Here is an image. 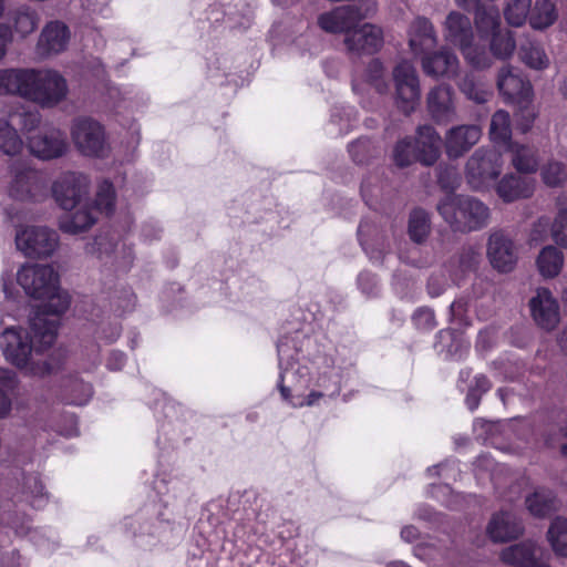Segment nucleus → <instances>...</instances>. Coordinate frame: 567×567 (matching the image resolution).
Returning a JSON list of instances; mask_svg holds the SVG:
<instances>
[{
	"label": "nucleus",
	"instance_id": "f257e3e1",
	"mask_svg": "<svg viewBox=\"0 0 567 567\" xmlns=\"http://www.w3.org/2000/svg\"><path fill=\"white\" fill-rule=\"evenodd\" d=\"M58 319L38 312L30 319L29 328L10 326L0 333V350L7 362L29 374L37 375L44 368L33 361V353L51 347L56 337Z\"/></svg>",
	"mask_w": 567,
	"mask_h": 567
},
{
	"label": "nucleus",
	"instance_id": "f03ea898",
	"mask_svg": "<svg viewBox=\"0 0 567 567\" xmlns=\"http://www.w3.org/2000/svg\"><path fill=\"white\" fill-rule=\"evenodd\" d=\"M69 93L65 78L53 69H2L0 94H11L31 101L41 107H54Z\"/></svg>",
	"mask_w": 567,
	"mask_h": 567
},
{
	"label": "nucleus",
	"instance_id": "7ed1b4c3",
	"mask_svg": "<svg viewBox=\"0 0 567 567\" xmlns=\"http://www.w3.org/2000/svg\"><path fill=\"white\" fill-rule=\"evenodd\" d=\"M17 281L27 295L47 300L45 311L63 313L70 306L68 292L60 289L59 275L48 265L25 264L17 272Z\"/></svg>",
	"mask_w": 567,
	"mask_h": 567
},
{
	"label": "nucleus",
	"instance_id": "20e7f679",
	"mask_svg": "<svg viewBox=\"0 0 567 567\" xmlns=\"http://www.w3.org/2000/svg\"><path fill=\"white\" fill-rule=\"evenodd\" d=\"M437 210L451 228L461 233L483 229L491 220V208L468 195H447L439 202Z\"/></svg>",
	"mask_w": 567,
	"mask_h": 567
},
{
	"label": "nucleus",
	"instance_id": "39448f33",
	"mask_svg": "<svg viewBox=\"0 0 567 567\" xmlns=\"http://www.w3.org/2000/svg\"><path fill=\"white\" fill-rule=\"evenodd\" d=\"M286 344H278V357L280 365L279 374V391L282 400H285L292 408L312 406L323 396L322 392L310 391L305 394V391L310 385L309 370L307 367L300 365L297 361L285 362Z\"/></svg>",
	"mask_w": 567,
	"mask_h": 567
},
{
	"label": "nucleus",
	"instance_id": "423d86ee",
	"mask_svg": "<svg viewBox=\"0 0 567 567\" xmlns=\"http://www.w3.org/2000/svg\"><path fill=\"white\" fill-rule=\"evenodd\" d=\"M445 41L457 45L468 64L478 70L493 65L489 53L473 42L474 34L470 18L461 12L451 11L443 23Z\"/></svg>",
	"mask_w": 567,
	"mask_h": 567
},
{
	"label": "nucleus",
	"instance_id": "0eeeda50",
	"mask_svg": "<svg viewBox=\"0 0 567 567\" xmlns=\"http://www.w3.org/2000/svg\"><path fill=\"white\" fill-rule=\"evenodd\" d=\"M8 194L21 202L39 203L48 196V176L28 163L18 162L10 167Z\"/></svg>",
	"mask_w": 567,
	"mask_h": 567
},
{
	"label": "nucleus",
	"instance_id": "6e6552de",
	"mask_svg": "<svg viewBox=\"0 0 567 567\" xmlns=\"http://www.w3.org/2000/svg\"><path fill=\"white\" fill-rule=\"evenodd\" d=\"M441 137L432 126H422L417 131L414 143L404 138L400 141L393 152V159L398 166L404 167L419 159L424 165H432L440 156Z\"/></svg>",
	"mask_w": 567,
	"mask_h": 567
},
{
	"label": "nucleus",
	"instance_id": "1a4fd4ad",
	"mask_svg": "<svg viewBox=\"0 0 567 567\" xmlns=\"http://www.w3.org/2000/svg\"><path fill=\"white\" fill-rule=\"evenodd\" d=\"M503 164L502 155L495 148H478L466 163L467 184L474 190L489 189L501 175Z\"/></svg>",
	"mask_w": 567,
	"mask_h": 567
},
{
	"label": "nucleus",
	"instance_id": "9d476101",
	"mask_svg": "<svg viewBox=\"0 0 567 567\" xmlns=\"http://www.w3.org/2000/svg\"><path fill=\"white\" fill-rule=\"evenodd\" d=\"M16 247L25 257L47 258L59 247V235L47 226L25 225L16 231Z\"/></svg>",
	"mask_w": 567,
	"mask_h": 567
},
{
	"label": "nucleus",
	"instance_id": "9b49d317",
	"mask_svg": "<svg viewBox=\"0 0 567 567\" xmlns=\"http://www.w3.org/2000/svg\"><path fill=\"white\" fill-rule=\"evenodd\" d=\"M70 135L75 148L84 156L104 157L109 153L104 127L91 117L74 118Z\"/></svg>",
	"mask_w": 567,
	"mask_h": 567
},
{
	"label": "nucleus",
	"instance_id": "f8f14e48",
	"mask_svg": "<svg viewBox=\"0 0 567 567\" xmlns=\"http://www.w3.org/2000/svg\"><path fill=\"white\" fill-rule=\"evenodd\" d=\"M89 189V177L75 172L61 174L52 184L53 198L65 210L78 208L86 198Z\"/></svg>",
	"mask_w": 567,
	"mask_h": 567
},
{
	"label": "nucleus",
	"instance_id": "ddd939ff",
	"mask_svg": "<svg viewBox=\"0 0 567 567\" xmlns=\"http://www.w3.org/2000/svg\"><path fill=\"white\" fill-rule=\"evenodd\" d=\"M398 106L405 113L412 112L420 100V84L412 63L403 61L393 70Z\"/></svg>",
	"mask_w": 567,
	"mask_h": 567
},
{
	"label": "nucleus",
	"instance_id": "4468645a",
	"mask_svg": "<svg viewBox=\"0 0 567 567\" xmlns=\"http://www.w3.org/2000/svg\"><path fill=\"white\" fill-rule=\"evenodd\" d=\"M497 89L507 102L528 105L533 97L530 82L512 65H503L497 73Z\"/></svg>",
	"mask_w": 567,
	"mask_h": 567
},
{
	"label": "nucleus",
	"instance_id": "2eb2a0df",
	"mask_svg": "<svg viewBox=\"0 0 567 567\" xmlns=\"http://www.w3.org/2000/svg\"><path fill=\"white\" fill-rule=\"evenodd\" d=\"M28 148L39 159L50 161L63 156L68 150L65 134L58 127H44L28 136Z\"/></svg>",
	"mask_w": 567,
	"mask_h": 567
},
{
	"label": "nucleus",
	"instance_id": "dca6fc26",
	"mask_svg": "<svg viewBox=\"0 0 567 567\" xmlns=\"http://www.w3.org/2000/svg\"><path fill=\"white\" fill-rule=\"evenodd\" d=\"M529 308L532 317L539 328L551 331L559 324V305L548 288L536 289L535 296L529 300Z\"/></svg>",
	"mask_w": 567,
	"mask_h": 567
},
{
	"label": "nucleus",
	"instance_id": "f3484780",
	"mask_svg": "<svg viewBox=\"0 0 567 567\" xmlns=\"http://www.w3.org/2000/svg\"><path fill=\"white\" fill-rule=\"evenodd\" d=\"M486 255L491 266L499 272H511L518 260L513 240L502 231H494L487 240Z\"/></svg>",
	"mask_w": 567,
	"mask_h": 567
},
{
	"label": "nucleus",
	"instance_id": "a211bd4d",
	"mask_svg": "<svg viewBox=\"0 0 567 567\" xmlns=\"http://www.w3.org/2000/svg\"><path fill=\"white\" fill-rule=\"evenodd\" d=\"M523 533V522L512 509L495 513L486 526V534L494 543L511 542L518 538Z\"/></svg>",
	"mask_w": 567,
	"mask_h": 567
},
{
	"label": "nucleus",
	"instance_id": "6ab92c4d",
	"mask_svg": "<svg viewBox=\"0 0 567 567\" xmlns=\"http://www.w3.org/2000/svg\"><path fill=\"white\" fill-rule=\"evenodd\" d=\"M344 44L350 52L372 54L383 45V32L378 25L371 23L355 25L346 35Z\"/></svg>",
	"mask_w": 567,
	"mask_h": 567
},
{
	"label": "nucleus",
	"instance_id": "aec40b11",
	"mask_svg": "<svg viewBox=\"0 0 567 567\" xmlns=\"http://www.w3.org/2000/svg\"><path fill=\"white\" fill-rule=\"evenodd\" d=\"M423 72L432 78H454L460 69V61L456 54L443 48L433 53H425L421 60Z\"/></svg>",
	"mask_w": 567,
	"mask_h": 567
},
{
	"label": "nucleus",
	"instance_id": "412c9836",
	"mask_svg": "<svg viewBox=\"0 0 567 567\" xmlns=\"http://www.w3.org/2000/svg\"><path fill=\"white\" fill-rule=\"evenodd\" d=\"M69 41V28L61 21H51L43 28L37 50L41 56L55 55L66 49Z\"/></svg>",
	"mask_w": 567,
	"mask_h": 567
},
{
	"label": "nucleus",
	"instance_id": "4be33fe9",
	"mask_svg": "<svg viewBox=\"0 0 567 567\" xmlns=\"http://www.w3.org/2000/svg\"><path fill=\"white\" fill-rule=\"evenodd\" d=\"M536 182L534 178L516 174L504 175L495 185L498 197L504 203H513L519 199L532 197L535 192Z\"/></svg>",
	"mask_w": 567,
	"mask_h": 567
},
{
	"label": "nucleus",
	"instance_id": "5701e85b",
	"mask_svg": "<svg viewBox=\"0 0 567 567\" xmlns=\"http://www.w3.org/2000/svg\"><path fill=\"white\" fill-rule=\"evenodd\" d=\"M481 135L482 132L477 125H458L449 130L445 135V150L449 157H461L480 141Z\"/></svg>",
	"mask_w": 567,
	"mask_h": 567
},
{
	"label": "nucleus",
	"instance_id": "b1692460",
	"mask_svg": "<svg viewBox=\"0 0 567 567\" xmlns=\"http://www.w3.org/2000/svg\"><path fill=\"white\" fill-rule=\"evenodd\" d=\"M427 109L434 121L447 123L455 117L453 91L449 85H437L427 94Z\"/></svg>",
	"mask_w": 567,
	"mask_h": 567
},
{
	"label": "nucleus",
	"instance_id": "393cba45",
	"mask_svg": "<svg viewBox=\"0 0 567 567\" xmlns=\"http://www.w3.org/2000/svg\"><path fill=\"white\" fill-rule=\"evenodd\" d=\"M409 44L415 55H424L436 44L433 24L425 18H416L409 30Z\"/></svg>",
	"mask_w": 567,
	"mask_h": 567
},
{
	"label": "nucleus",
	"instance_id": "a878e982",
	"mask_svg": "<svg viewBox=\"0 0 567 567\" xmlns=\"http://www.w3.org/2000/svg\"><path fill=\"white\" fill-rule=\"evenodd\" d=\"M537 544L533 540H525L504 548L499 558L509 566L534 567L536 564Z\"/></svg>",
	"mask_w": 567,
	"mask_h": 567
},
{
	"label": "nucleus",
	"instance_id": "bb28decb",
	"mask_svg": "<svg viewBox=\"0 0 567 567\" xmlns=\"http://www.w3.org/2000/svg\"><path fill=\"white\" fill-rule=\"evenodd\" d=\"M565 262V256L558 246H545L536 258V267L539 275L546 279L557 277Z\"/></svg>",
	"mask_w": 567,
	"mask_h": 567
},
{
	"label": "nucleus",
	"instance_id": "cd10ccee",
	"mask_svg": "<svg viewBox=\"0 0 567 567\" xmlns=\"http://www.w3.org/2000/svg\"><path fill=\"white\" fill-rule=\"evenodd\" d=\"M558 17L555 0H536L530 8L528 24L533 30L544 31L554 25Z\"/></svg>",
	"mask_w": 567,
	"mask_h": 567
},
{
	"label": "nucleus",
	"instance_id": "c85d7f7f",
	"mask_svg": "<svg viewBox=\"0 0 567 567\" xmlns=\"http://www.w3.org/2000/svg\"><path fill=\"white\" fill-rule=\"evenodd\" d=\"M18 488L21 494L20 501L28 502L35 508H41L45 505L48 496L37 473H23Z\"/></svg>",
	"mask_w": 567,
	"mask_h": 567
},
{
	"label": "nucleus",
	"instance_id": "c756f323",
	"mask_svg": "<svg viewBox=\"0 0 567 567\" xmlns=\"http://www.w3.org/2000/svg\"><path fill=\"white\" fill-rule=\"evenodd\" d=\"M525 504L528 512L535 517H546L559 508V502L555 494L546 488L536 489L526 497Z\"/></svg>",
	"mask_w": 567,
	"mask_h": 567
},
{
	"label": "nucleus",
	"instance_id": "7c9ffc66",
	"mask_svg": "<svg viewBox=\"0 0 567 567\" xmlns=\"http://www.w3.org/2000/svg\"><path fill=\"white\" fill-rule=\"evenodd\" d=\"M511 162L519 173H534L538 167L537 151L528 145L509 143Z\"/></svg>",
	"mask_w": 567,
	"mask_h": 567
},
{
	"label": "nucleus",
	"instance_id": "2f4dec72",
	"mask_svg": "<svg viewBox=\"0 0 567 567\" xmlns=\"http://www.w3.org/2000/svg\"><path fill=\"white\" fill-rule=\"evenodd\" d=\"M74 214L60 219L59 227L63 233L76 235L89 229L96 220L92 209L86 206H78Z\"/></svg>",
	"mask_w": 567,
	"mask_h": 567
},
{
	"label": "nucleus",
	"instance_id": "473e14b6",
	"mask_svg": "<svg viewBox=\"0 0 567 567\" xmlns=\"http://www.w3.org/2000/svg\"><path fill=\"white\" fill-rule=\"evenodd\" d=\"M92 396V386L78 377H69L62 383V399L69 404H86Z\"/></svg>",
	"mask_w": 567,
	"mask_h": 567
},
{
	"label": "nucleus",
	"instance_id": "72a5a7b5",
	"mask_svg": "<svg viewBox=\"0 0 567 567\" xmlns=\"http://www.w3.org/2000/svg\"><path fill=\"white\" fill-rule=\"evenodd\" d=\"M318 22L321 29L331 33L344 32L347 35L353 28L351 24V10L343 9V7L321 14Z\"/></svg>",
	"mask_w": 567,
	"mask_h": 567
},
{
	"label": "nucleus",
	"instance_id": "f704fd0d",
	"mask_svg": "<svg viewBox=\"0 0 567 567\" xmlns=\"http://www.w3.org/2000/svg\"><path fill=\"white\" fill-rule=\"evenodd\" d=\"M546 538L557 557L567 558V518L555 517L548 527Z\"/></svg>",
	"mask_w": 567,
	"mask_h": 567
},
{
	"label": "nucleus",
	"instance_id": "c9c22d12",
	"mask_svg": "<svg viewBox=\"0 0 567 567\" xmlns=\"http://www.w3.org/2000/svg\"><path fill=\"white\" fill-rule=\"evenodd\" d=\"M516 50V40L514 33L508 29H501L489 39V51L498 60L511 59Z\"/></svg>",
	"mask_w": 567,
	"mask_h": 567
},
{
	"label": "nucleus",
	"instance_id": "e433bc0d",
	"mask_svg": "<svg viewBox=\"0 0 567 567\" xmlns=\"http://www.w3.org/2000/svg\"><path fill=\"white\" fill-rule=\"evenodd\" d=\"M519 58L530 69L544 70L549 66V58L537 41L526 40L519 48Z\"/></svg>",
	"mask_w": 567,
	"mask_h": 567
},
{
	"label": "nucleus",
	"instance_id": "4c0bfd02",
	"mask_svg": "<svg viewBox=\"0 0 567 567\" xmlns=\"http://www.w3.org/2000/svg\"><path fill=\"white\" fill-rule=\"evenodd\" d=\"M24 143L14 126L6 118H0V152L13 157L21 154Z\"/></svg>",
	"mask_w": 567,
	"mask_h": 567
},
{
	"label": "nucleus",
	"instance_id": "58836bf2",
	"mask_svg": "<svg viewBox=\"0 0 567 567\" xmlns=\"http://www.w3.org/2000/svg\"><path fill=\"white\" fill-rule=\"evenodd\" d=\"M532 0H507L503 10L506 22L515 28L523 27L529 20Z\"/></svg>",
	"mask_w": 567,
	"mask_h": 567
},
{
	"label": "nucleus",
	"instance_id": "ea45409f",
	"mask_svg": "<svg viewBox=\"0 0 567 567\" xmlns=\"http://www.w3.org/2000/svg\"><path fill=\"white\" fill-rule=\"evenodd\" d=\"M475 25L481 37H491L502 29L498 11L494 8H480L475 14Z\"/></svg>",
	"mask_w": 567,
	"mask_h": 567
},
{
	"label": "nucleus",
	"instance_id": "a19ab883",
	"mask_svg": "<svg viewBox=\"0 0 567 567\" xmlns=\"http://www.w3.org/2000/svg\"><path fill=\"white\" fill-rule=\"evenodd\" d=\"M124 245L114 243L109 236H97L93 243L87 244L86 252L96 256L100 259L114 256L117 260L118 255L124 252Z\"/></svg>",
	"mask_w": 567,
	"mask_h": 567
},
{
	"label": "nucleus",
	"instance_id": "79ce46f5",
	"mask_svg": "<svg viewBox=\"0 0 567 567\" xmlns=\"http://www.w3.org/2000/svg\"><path fill=\"white\" fill-rule=\"evenodd\" d=\"M430 233V217L423 209H415L410 215L409 235L415 243H422Z\"/></svg>",
	"mask_w": 567,
	"mask_h": 567
},
{
	"label": "nucleus",
	"instance_id": "37998d69",
	"mask_svg": "<svg viewBox=\"0 0 567 567\" xmlns=\"http://www.w3.org/2000/svg\"><path fill=\"white\" fill-rule=\"evenodd\" d=\"M540 176L545 185L557 187L567 181V167L561 162L551 159L542 166Z\"/></svg>",
	"mask_w": 567,
	"mask_h": 567
},
{
	"label": "nucleus",
	"instance_id": "c03bdc74",
	"mask_svg": "<svg viewBox=\"0 0 567 567\" xmlns=\"http://www.w3.org/2000/svg\"><path fill=\"white\" fill-rule=\"evenodd\" d=\"M489 135L494 143H506L511 136V120L506 111L494 113L491 121Z\"/></svg>",
	"mask_w": 567,
	"mask_h": 567
},
{
	"label": "nucleus",
	"instance_id": "a18cd8bd",
	"mask_svg": "<svg viewBox=\"0 0 567 567\" xmlns=\"http://www.w3.org/2000/svg\"><path fill=\"white\" fill-rule=\"evenodd\" d=\"M39 23V17L35 11L29 8L17 10L14 14V31L22 38L32 33Z\"/></svg>",
	"mask_w": 567,
	"mask_h": 567
},
{
	"label": "nucleus",
	"instance_id": "49530a36",
	"mask_svg": "<svg viewBox=\"0 0 567 567\" xmlns=\"http://www.w3.org/2000/svg\"><path fill=\"white\" fill-rule=\"evenodd\" d=\"M115 194L113 185L109 181L99 184L96 197L94 200L95 210L110 215L114 209Z\"/></svg>",
	"mask_w": 567,
	"mask_h": 567
},
{
	"label": "nucleus",
	"instance_id": "de8ad7c7",
	"mask_svg": "<svg viewBox=\"0 0 567 567\" xmlns=\"http://www.w3.org/2000/svg\"><path fill=\"white\" fill-rule=\"evenodd\" d=\"M550 237L556 246L567 248V208L557 212L550 225Z\"/></svg>",
	"mask_w": 567,
	"mask_h": 567
},
{
	"label": "nucleus",
	"instance_id": "09e8293b",
	"mask_svg": "<svg viewBox=\"0 0 567 567\" xmlns=\"http://www.w3.org/2000/svg\"><path fill=\"white\" fill-rule=\"evenodd\" d=\"M363 82L371 84L381 94L388 91V84L384 81V69L379 60L375 59L369 63Z\"/></svg>",
	"mask_w": 567,
	"mask_h": 567
},
{
	"label": "nucleus",
	"instance_id": "8fccbe9b",
	"mask_svg": "<svg viewBox=\"0 0 567 567\" xmlns=\"http://www.w3.org/2000/svg\"><path fill=\"white\" fill-rule=\"evenodd\" d=\"M478 261L480 254L475 249L470 248L465 250L458 258L457 269L454 270L452 274L453 280L458 281L463 277V275L474 270L477 267Z\"/></svg>",
	"mask_w": 567,
	"mask_h": 567
},
{
	"label": "nucleus",
	"instance_id": "3c124183",
	"mask_svg": "<svg viewBox=\"0 0 567 567\" xmlns=\"http://www.w3.org/2000/svg\"><path fill=\"white\" fill-rule=\"evenodd\" d=\"M343 9L351 10V24L355 27L361 20L371 17L377 11V3L374 0H362L357 4L343 6Z\"/></svg>",
	"mask_w": 567,
	"mask_h": 567
},
{
	"label": "nucleus",
	"instance_id": "603ef678",
	"mask_svg": "<svg viewBox=\"0 0 567 567\" xmlns=\"http://www.w3.org/2000/svg\"><path fill=\"white\" fill-rule=\"evenodd\" d=\"M460 89L470 100L477 103L486 102L491 95L489 91L476 85L471 78H465L460 84Z\"/></svg>",
	"mask_w": 567,
	"mask_h": 567
},
{
	"label": "nucleus",
	"instance_id": "864d4df0",
	"mask_svg": "<svg viewBox=\"0 0 567 567\" xmlns=\"http://www.w3.org/2000/svg\"><path fill=\"white\" fill-rule=\"evenodd\" d=\"M12 118L18 117V124L25 132H31L37 128L41 122V115L38 111L22 109L21 112H16L10 115Z\"/></svg>",
	"mask_w": 567,
	"mask_h": 567
},
{
	"label": "nucleus",
	"instance_id": "5fc2aeb1",
	"mask_svg": "<svg viewBox=\"0 0 567 567\" xmlns=\"http://www.w3.org/2000/svg\"><path fill=\"white\" fill-rule=\"evenodd\" d=\"M414 326L421 330H432L435 328L434 312L427 308L417 309L412 317Z\"/></svg>",
	"mask_w": 567,
	"mask_h": 567
},
{
	"label": "nucleus",
	"instance_id": "6e6d98bb",
	"mask_svg": "<svg viewBox=\"0 0 567 567\" xmlns=\"http://www.w3.org/2000/svg\"><path fill=\"white\" fill-rule=\"evenodd\" d=\"M439 338L443 341H447V340H454L456 342V346H455V349H453L452 347L449 348L447 352L451 354V357L453 358H461L463 355L464 352L467 351L468 349V342L467 341H464L462 340L461 338L456 339V337L454 336L453 332L451 331H441L439 333Z\"/></svg>",
	"mask_w": 567,
	"mask_h": 567
},
{
	"label": "nucleus",
	"instance_id": "4d7b16f0",
	"mask_svg": "<svg viewBox=\"0 0 567 567\" xmlns=\"http://www.w3.org/2000/svg\"><path fill=\"white\" fill-rule=\"evenodd\" d=\"M369 152L370 142L368 140H358L349 146V153L351 157L359 164L365 162Z\"/></svg>",
	"mask_w": 567,
	"mask_h": 567
},
{
	"label": "nucleus",
	"instance_id": "13d9d810",
	"mask_svg": "<svg viewBox=\"0 0 567 567\" xmlns=\"http://www.w3.org/2000/svg\"><path fill=\"white\" fill-rule=\"evenodd\" d=\"M439 183L444 189H454L458 186L460 178L454 167L445 168L439 174Z\"/></svg>",
	"mask_w": 567,
	"mask_h": 567
},
{
	"label": "nucleus",
	"instance_id": "bf43d9fd",
	"mask_svg": "<svg viewBox=\"0 0 567 567\" xmlns=\"http://www.w3.org/2000/svg\"><path fill=\"white\" fill-rule=\"evenodd\" d=\"M358 284L363 293L373 295L378 287V280L374 275L370 272H361L358 277Z\"/></svg>",
	"mask_w": 567,
	"mask_h": 567
},
{
	"label": "nucleus",
	"instance_id": "052dcab7",
	"mask_svg": "<svg viewBox=\"0 0 567 567\" xmlns=\"http://www.w3.org/2000/svg\"><path fill=\"white\" fill-rule=\"evenodd\" d=\"M432 494L439 501L443 502L446 506L452 507L454 505V497L449 485L433 486Z\"/></svg>",
	"mask_w": 567,
	"mask_h": 567
},
{
	"label": "nucleus",
	"instance_id": "680f3d73",
	"mask_svg": "<svg viewBox=\"0 0 567 567\" xmlns=\"http://www.w3.org/2000/svg\"><path fill=\"white\" fill-rule=\"evenodd\" d=\"M12 41V31L6 23H0V61L7 54L8 44Z\"/></svg>",
	"mask_w": 567,
	"mask_h": 567
},
{
	"label": "nucleus",
	"instance_id": "e2e57ef3",
	"mask_svg": "<svg viewBox=\"0 0 567 567\" xmlns=\"http://www.w3.org/2000/svg\"><path fill=\"white\" fill-rule=\"evenodd\" d=\"M13 274L12 271H4L1 275V286L2 291L6 295L7 298H10L13 296V281H12Z\"/></svg>",
	"mask_w": 567,
	"mask_h": 567
},
{
	"label": "nucleus",
	"instance_id": "0e129e2a",
	"mask_svg": "<svg viewBox=\"0 0 567 567\" xmlns=\"http://www.w3.org/2000/svg\"><path fill=\"white\" fill-rule=\"evenodd\" d=\"M491 383L484 375H477L475 378L474 384L470 390H473L475 393L482 394L489 390Z\"/></svg>",
	"mask_w": 567,
	"mask_h": 567
},
{
	"label": "nucleus",
	"instance_id": "69168bd1",
	"mask_svg": "<svg viewBox=\"0 0 567 567\" xmlns=\"http://www.w3.org/2000/svg\"><path fill=\"white\" fill-rule=\"evenodd\" d=\"M419 536V529L413 525H406L401 530V538L406 543H412L416 540Z\"/></svg>",
	"mask_w": 567,
	"mask_h": 567
},
{
	"label": "nucleus",
	"instance_id": "338daca9",
	"mask_svg": "<svg viewBox=\"0 0 567 567\" xmlns=\"http://www.w3.org/2000/svg\"><path fill=\"white\" fill-rule=\"evenodd\" d=\"M124 361H125V358H124L123 353L113 352L111 354L107 365L112 370H118L124 365Z\"/></svg>",
	"mask_w": 567,
	"mask_h": 567
},
{
	"label": "nucleus",
	"instance_id": "774afa93",
	"mask_svg": "<svg viewBox=\"0 0 567 567\" xmlns=\"http://www.w3.org/2000/svg\"><path fill=\"white\" fill-rule=\"evenodd\" d=\"M480 395L478 393H475L473 390H470L467 396H466V404L470 410H475L478 406L480 403Z\"/></svg>",
	"mask_w": 567,
	"mask_h": 567
}]
</instances>
